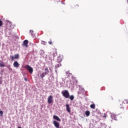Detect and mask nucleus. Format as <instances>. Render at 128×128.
Here are the masks:
<instances>
[{
	"instance_id": "1",
	"label": "nucleus",
	"mask_w": 128,
	"mask_h": 128,
	"mask_svg": "<svg viewBox=\"0 0 128 128\" xmlns=\"http://www.w3.org/2000/svg\"><path fill=\"white\" fill-rule=\"evenodd\" d=\"M62 94L65 98H68L70 96V92L68 90H63L62 92Z\"/></svg>"
},
{
	"instance_id": "2",
	"label": "nucleus",
	"mask_w": 128,
	"mask_h": 128,
	"mask_svg": "<svg viewBox=\"0 0 128 128\" xmlns=\"http://www.w3.org/2000/svg\"><path fill=\"white\" fill-rule=\"evenodd\" d=\"M25 68H26L27 70H28L30 74H32V72H34V69L32 68L30 66V65L27 64L25 66Z\"/></svg>"
},
{
	"instance_id": "3",
	"label": "nucleus",
	"mask_w": 128,
	"mask_h": 128,
	"mask_svg": "<svg viewBox=\"0 0 128 128\" xmlns=\"http://www.w3.org/2000/svg\"><path fill=\"white\" fill-rule=\"evenodd\" d=\"M10 58H11L12 61L13 62V60H14V58L16 60H18V58H20V54H16L14 56H10Z\"/></svg>"
},
{
	"instance_id": "4",
	"label": "nucleus",
	"mask_w": 128,
	"mask_h": 128,
	"mask_svg": "<svg viewBox=\"0 0 128 128\" xmlns=\"http://www.w3.org/2000/svg\"><path fill=\"white\" fill-rule=\"evenodd\" d=\"M53 98L54 97L52 96H50L48 97V104H52V102H54Z\"/></svg>"
},
{
	"instance_id": "5",
	"label": "nucleus",
	"mask_w": 128,
	"mask_h": 128,
	"mask_svg": "<svg viewBox=\"0 0 128 128\" xmlns=\"http://www.w3.org/2000/svg\"><path fill=\"white\" fill-rule=\"evenodd\" d=\"M64 60V56H60L57 58V62H62V60Z\"/></svg>"
},
{
	"instance_id": "6",
	"label": "nucleus",
	"mask_w": 128,
	"mask_h": 128,
	"mask_svg": "<svg viewBox=\"0 0 128 128\" xmlns=\"http://www.w3.org/2000/svg\"><path fill=\"white\" fill-rule=\"evenodd\" d=\"M53 124H54L55 128H60V124L56 120H54L53 122Z\"/></svg>"
},
{
	"instance_id": "7",
	"label": "nucleus",
	"mask_w": 128,
	"mask_h": 128,
	"mask_svg": "<svg viewBox=\"0 0 128 128\" xmlns=\"http://www.w3.org/2000/svg\"><path fill=\"white\" fill-rule=\"evenodd\" d=\"M28 40H24L22 44L23 46H25V48H28Z\"/></svg>"
},
{
	"instance_id": "8",
	"label": "nucleus",
	"mask_w": 128,
	"mask_h": 128,
	"mask_svg": "<svg viewBox=\"0 0 128 128\" xmlns=\"http://www.w3.org/2000/svg\"><path fill=\"white\" fill-rule=\"evenodd\" d=\"M14 66V68H19L20 67V64H18V61H15L13 64Z\"/></svg>"
},
{
	"instance_id": "9",
	"label": "nucleus",
	"mask_w": 128,
	"mask_h": 128,
	"mask_svg": "<svg viewBox=\"0 0 128 128\" xmlns=\"http://www.w3.org/2000/svg\"><path fill=\"white\" fill-rule=\"evenodd\" d=\"M111 118L112 120H118V119L116 118V114H112Z\"/></svg>"
},
{
	"instance_id": "10",
	"label": "nucleus",
	"mask_w": 128,
	"mask_h": 128,
	"mask_svg": "<svg viewBox=\"0 0 128 128\" xmlns=\"http://www.w3.org/2000/svg\"><path fill=\"white\" fill-rule=\"evenodd\" d=\"M66 110L68 112H70V105H68V104H66Z\"/></svg>"
},
{
	"instance_id": "11",
	"label": "nucleus",
	"mask_w": 128,
	"mask_h": 128,
	"mask_svg": "<svg viewBox=\"0 0 128 128\" xmlns=\"http://www.w3.org/2000/svg\"><path fill=\"white\" fill-rule=\"evenodd\" d=\"M53 118L54 120H58V122H60V118H58V116L54 115L53 116Z\"/></svg>"
},
{
	"instance_id": "12",
	"label": "nucleus",
	"mask_w": 128,
	"mask_h": 128,
	"mask_svg": "<svg viewBox=\"0 0 128 128\" xmlns=\"http://www.w3.org/2000/svg\"><path fill=\"white\" fill-rule=\"evenodd\" d=\"M99 128H106V126L104 124L101 123L99 126Z\"/></svg>"
},
{
	"instance_id": "13",
	"label": "nucleus",
	"mask_w": 128,
	"mask_h": 128,
	"mask_svg": "<svg viewBox=\"0 0 128 128\" xmlns=\"http://www.w3.org/2000/svg\"><path fill=\"white\" fill-rule=\"evenodd\" d=\"M44 74H48V67H46L45 68H44Z\"/></svg>"
},
{
	"instance_id": "14",
	"label": "nucleus",
	"mask_w": 128,
	"mask_h": 128,
	"mask_svg": "<svg viewBox=\"0 0 128 128\" xmlns=\"http://www.w3.org/2000/svg\"><path fill=\"white\" fill-rule=\"evenodd\" d=\"M68 98L70 100H74V96L73 95H71L70 96L69 95V97Z\"/></svg>"
},
{
	"instance_id": "15",
	"label": "nucleus",
	"mask_w": 128,
	"mask_h": 128,
	"mask_svg": "<svg viewBox=\"0 0 128 128\" xmlns=\"http://www.w3.org/2000/svg\"><path fill=\"white\" fill-rule=\"evenodd\" d=\"M90 108L93 110H96V104H92L90 106Z\"/></svg>"
},
{
	"instance_id": "16",
	"label": "nucleus",
	"mask_w": 128,
	"mask_h": 128,
	"mask_svg": "<svg viewBox=\"0 0 128 128\" xmlns=\"http://www.w3.org/2000/svg\"><path fill=\"white\" fill-rule=\"evenodd\" d=\"M52 56H58V52H56V50H54Z\"/></svg>"
},
{
	"instance_id": "17",
	"label": "nucleus",
	"mask_w": 128,
	"mask_h": 128,
	"mask_svg": "<svg viewBox=\"0 0 128 128\" xmlns=\"http://www.w3.org/2000/svg\"><path fill=\"white\" fill-rule=\"evenodd\" d=\"M4 66H6L4 62H2V63H0V68H4Z\"/></svg>"
},
{
	"instance_id": "18",
	"label": "nucleus",
	"mask_w": 128,
	"mask_h": 128,
	"mask_svg": "<svg viewBox=\"0 0 128 128\" xmlns=\"http://www.w3.org/2000/svg\"><path fill=\"white\" fill-rule=\"evenodd\" d=\"M86 115V116H89L90 114V111L88 110H86L85 112Z\"/></svg>"
},
{
	"instance_id": "19",
	"label": "nucleus",
	"mask_w": 128,
	"mask_h": 128,
	"mask_svg": "<svg viewBox=\"0 0 128 128\" xmlns=\"http://www.w3.org/2000/svg\"><path fill=\"white\" fill-rule=\"evenodd\" d=\"M46 76V74H44V72L41 74L40 75V78H44V77L45 76Z\"/></svg>"
},
{
	"instance_id": "20",
	"label": "nucleus",
	"mask_w": 128,
	"mask_h": 128,
	"mask_svg": "<svg viewBox=\"0 0 128 128\" xmlns=\"http://www.w3.org/2000/svg\"><path fill=\"white\" fill-rule=\"evenodd\" d=\"M62 64H60V62H58V64H56V68H60Z\"/></svg>"
},
{
	"instance_id": "21",
	"label": "nucleus",
	"mask_w": 128,
	"mask_h": 128,
	"mask_svg": "<svg viewBox=\"0 0 128 128\" xmlns=\"http://www.w3.org/2000/svg\"><path fill=\"white\" fill-rule=\"evenodd\" d=\"M6 22H7V24H10V27L11 26H12V22H10V21H8V20H6Z\"/></svg>"
},
{
	"instance_id": "22",
	"label": "nucleus",
	"mask_w": 128,
	"mask_h": 128,
	"mask_svg": "<svg viewBox=\"0 0 128 128\" xmlns=\"http://www.w3.org/2000/svg\"><path fill=\"white\" fill-rule=\"evenodd\" d=\"M124 104H128V100H124V101L123 102Z\"/></svg>"
},
{
	"instance_id": "23",
	"label": "nucleus",
	"mask_w": 128,
	"mask_h": 128,
	"mask_svg": "<svg viewBox=\"0 0 128 128\" xmlns=\"http://www.w3.org/2000/svg\"><path fill=\"white\" fill-rule=\"evenodd\" d=\"M30 34H31V36H34V30H30Z\"/></svg>"
},
{
	"instance_id": "24",
	"label": "nucleus",
	"mask_w": 128,
	"mask_h": 128,
	"mask_svg": "<svg viewBox=\"0 0 128 128\" xmlns=\"http://www.w3.org/2000/svg\"><path fill=\"white\" fill-rule=\"evenodd\" d=\"M0 114H1V116H4V112L2 110H0Z\"/></svg>"
},
{
	"instance_id": "25",
	"label": "nucleus",
	"mask_w": 128,
	"mask_h": 128,
	"mask_svg": "<svg viewBox=\"0 0 128 128\" xmlns=\"http://www.w3.org/2000/svg\"><path fill=\"white\" fill-rule=\"evenodd\" d=\"M2 26V20H0V26Z\"/></svg>"
},
{
	"instance_id": "26",
	"label": "nucleus",
	"mask_w": 128,
	"mask_h": 128,
	"mask_svg": "<svg viewBox=\"0 0 128 128\" xmlns=\"http://www.w3.org/2000/svg\"><path fill=\"white\" fill-rule=\"evenodd\" d=\"M48 44H52V40H50L48 42Z\"/></svg>"
},
{
	"instance_id": "27",
	"label": "nucleus",
	"mask_w": 128,
	"mask_h": 128,
	"mask_svg": "<svg viewBox=\"0 0 128 128\" xmlns=\"http://www.w3.org/2000/svg\"><path fill=\"white\" fill-rule=\"evenodd\" d=\"M110 100H114V98H112V97H110Z\"/></svg>"
},
{
	"instance_id": "28",
	"label": "nucleus",
	"mask_w": 128,
	"mask_h": 128,
	"mask_svg": "<svg viewBox=\"0 0 128 128\" xmlns=\"http://www.w3.org/2000/svg\"><path fill=\"white\" fill-rule=\"evenodd\" d=\"M120 108H122V110H124V108L123 106H120Z\"/></svg>"
},
{
	"instance_id": "29",
	"label": "nucleus",
	"mask_w": 128,
	"mask_h": 128,
	"mask_svg": "<svg viewBox=\"0 0 128 128\" xmlns=\"http://www.w3.org/2000/svg\"><path fill=\"white\" fill-rule=\"evenodd\" d=\"M2 82V81H0V84H1Z\"/></svg>"
},
{
	"instance_id": "30",
	"label": "nucleus",
	"mask_w": 128,
	"mask_h": 128,
	"mask_svg": "<svg viewBox=\"0 0 128 128\" xmlns=\"http://www.w3.org/2000/svg\"><path fill=\"white\" fill-rule=\"evenodd\" d=\"M18 128H22V127H20V126H18Z\"/></svg>"
},
{
	"instance_id": "31",
	"label": "nucleus",
	"mask_w": 128,
	"mask_h": 128,
	"mask_svg": "<svg viewBox=\"0 0 128 128\" xmlns=\"http://www.w3.org/2000/svg\"><path fill=\"white\" fill-rule=\"evenodd\" d=\"M63 4H65L64 3H62Z\"/></svg>"
}]
</instances>
